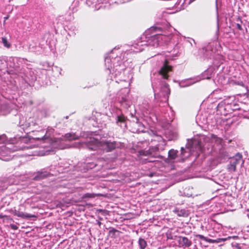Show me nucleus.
Listing matches in <instances>:
<instances>
[{
  "label": "nucleus",
  "instance_id": "1",
  "mask_svg": "<svg viewBox=\"0 0 249 249\" xmlns=\"http://www.w3.org/2000/svg\"><path fill=\"white\" fill-rule=\"evenodd\" d=\"M85 143L86 147L90 150H96L100 148L106 152L112 151L119 146V144L115 141H99L94 138H90L85 142Z\"/></svg>",
  "mask_w": 249,
  "mask_h": 249
},
{
  "label": "nucleus",
  "instance_id": "2",
  "mask_svg": "<svg viewBox=\"0 0 249 249\" xmlns=\"http://www.w3.org/2000/svg\"><path fill=\"white\" fill-rule=\"evenodd\" d=\"M148 35V33L146 32L145 35L141 37L142 40L136 44L138 47H141L137 52H141L144 50V46H152L157 47L159 45V39H162V36L158 34H154L147 36Z\"/></svg>",
  "mask_w": 249,
  "mask_h": 249
},
{
  "label": "nucleus",
  "instance_id": "3",
  "mask_svg": "<svg viewBox=\"0 0 249 249\" xmlns=\"http://www.w3.org/2000/svg\"><path fill=\"white\" fill-rule=\"evenodd\" d=\"M244 163L242 158V155L238 153L232 157L230 160V163L227 166V169L229 172H235L236 168L238 165L242 167Z\"/></svg>",
  "mask_w": 249,
  "mask_h": 249
},
{
  "label": "nucleus",
  "instance_id": "4",
  "mask_svg": "<svg viewBox=\"0 0 249 249\" xmlns=\"http://www.w3.org/2000/svg\"><path fill=\"white\" fill-rule=\"evenodd\" d=\"M170 93V90L169 88V85L167 83H164L162 86L161 87L160 91L159 93H155V98L157 99L158 98H161V101H163V98L165 101L168 100L169 95Z\"/></svg>",
  "mask_w": 249,
  "mask_h": 249
},
{
  "label": "nucleus",
  "instance_id": "5",
  "mask_svg": "<svg viewBox=\"0 0 249 249\" xmlns=\"http://www.w3.org/2000/svg\"><path fill=\"white\" fill-rule=\"evenodd\" d=\"M111 60L109 58L106 57L105 59V65L107 68V69L110 72H121L122 70H124V65H121V64H119L118 65L114 66L113 64V67H112L111 64L110 65V62Z\"/></svg>",
  "mask_w": 249,
  "mask_h": 249
},
{
  "label": "nucleus",
  "instance_id": "6",
  "mask_svg": "<svg viewBox=\"0 0 249 249\" xmlns=\"http://www.w3.org/2000/svg\"><path fill=\"white\" fill-rule=\"evenodd\" d=\"M172 67L168 65V61L165 60L162 67L161 68L159 72L163 78L167 79L168 78V73L172 71Z\"/></svg>",
  "mask_w": 249,
  "mask_h": 249
},
{
  "label": "nucleus",
  "instance_id": "7",
  "mask_svg": "<svg viewBox=\"0 0 249 249\" xmlns=\"http://www.w3.org/2000/svg\"><path fill=\"white\" fill-rule=\"evenodd\" d=\"M10 213L13 214L14 215L21 217L22 218L29 219L33 217H36V216L35 214H31L27 213H24L17 210L15 209H12L10 210Z\"/></svg>",
  "mask_w": 249,
  "mask_h": 249
},
{
  "label": "nucleus",
  "instance_id": "8",
  "mask_svg": "<svg viewBox=\"0 0 249 249\" xmlns=\"http://www.w3.org/2000/svg\"><path fill=\"white\" fill-rule=\"evenodd\" d=\"M178 242L179 245L184 248L189 247L192 245V241L186 237H179Z\"/></svg>",
  "mask_w": 249,
  "mask_h": 249
},
{
  "label": "nucleus",
  "instance_id": "9",
  "mask_svg": "<svg viewBox=\"0 0 249 249\" xmlns=\"http://www.w3.org/2000/svg\"><path fill=\"white\" fill-rule=\"evenodd\" d=\"M126 119L124 115H118L117 117L116 124L122 128H125L126 127Z\"/></svg>",
  "mask_w": 249,
  "mask_h": 249
},
{
  "label": "nucleus",
  "instance_id": "10",
  "mask_svg": "<svg viewBox=\"0 0 249 249\" xmlns=\"http://www.w3.org/2000/svg\"><path fill=\"white\" fill-rule=\"evenodd\" d=\"M173 212L178 216L187 217L189 215V211L185 209H180L179 208H175Z\"/></svg>",
  "mask_w": 249,
  "mask_h": 249
},
{
  "label": "nucleus",
  "instance_id": "11",
  "mask_svg": "<svg viewBox=\"0 0 249 249\" xmlns=\"http://www.w3.org/2000/svg\"><path fill=\"white\" fill-rule=\"evenodd\" d=\"M218 150V157L221 160H225L227 158H230L228 153L226 151L225 148H219Z\"/></svg>",
  "mask_w": 249,
  "mask_h": 249
},
{
  "label": "nucleus",
  "instance_id": "12",
  "mask_svg": "<svg viewBox=\"0 0 249 249\" xmlns=\"http://www.w3.org/2000/svg\"><path fill=\"white\" fill-rule=\"evenodd\" d=\"M178 151L173 149L168 152V158L171 160H174L178 156Z\"/></svg>",
  "mask_w": 249,
  "mask_h": 249
},
{
  "label": "nucleus",
  "instance_id": "13",
  "mask_svg": "<svg viewBox=\"0 0 249 249\" xmlns=\"http://www.w3.org/2000/svg\"><path fill=\"white\" fill-rule=\"evenodd\" d=\"M119 102L121 105L124 108H128L130 106V102L125 98V97H122L119 98Z\"/></svg>",
  "mask_w": 249,
  "mask_h": 249
},
{
  "label": "nucleus",
  "instance_id": "14",
  "mask_svg": "<svg viewBox=\"0 0 249 249\" xmlns=\"http://www.w3.org/2000/svg\"><path fill=\"white\" fill-rule=\"evenodd\" d=\"M48 175V173L47 172H42L40 171L37 173L36 176L34 177V180H40L41 179L44 178L46 177Z\"/></svg>",
  "mask_w": 249,
  "mask_h": 249
},
{
  "label": "nucleus",
  "instance_id": "15",
  "mask_svg": "<svg viewBox=\"0 0 249 249\" xmlns=\"http://www.w3.org/2000/svg\"><path fill=\"white\" fill-rule=\"evenodd\" d=\"M64 137L66 140L68 141H72L79 139V136L76 135L75 133H67L65 135Z\"/></svg>",
  "mask_w": 249,
  "mask_h": 249
},
{
  "label": "nucleus",
  "instance_id": "16",
  "mask_svg": "<svg viewBox=\"0 0 249 249\" xmlns=\"http://www.w3.org/2000/svg\"><path fill=\"white\" fill-rule=\"evenodd\" d=\"M215 144H216V147L215 148V150L219 149V148H223L222 143L223 140L221 138H218L217 137H214Z\"/></svg>",
  "mask_w": 249,
  "mask_h": 249
},
{
  "label": "nucleus",
  "instance_id": "17",
  "mask_svg": "<svg viewBox=\"0 0 249 249\" xmlns=\"http://www.w3.org/2000/svg\"><path fill=\"white\" fill-rule=\"evenodd\" d=\"M159 150V147L157 146H154L150 148L149 150L146 151L145 152H141V154L142 155V153H143V155H151L152 152L157 151Z\"/></svg>",
  "mask_w": 249,
  "mask_h": 249
},
{
  "label": "nucleus",
  "instance_id": "18",
  "mask_svg": "<svg viewBox=\"0 0 249 249\" xmlns=\"http://www.w3.org/2000/svg\"><path fill=\"white\" fill-rule=\"evenodd\" d=\"M139 245L141 249H145L147 246V242L144 239L140 238L139 240Z\"/></svg>",
  "mask_w": 249,
  "mask_h": 249
},
{
  "label": "nucleus",
  "instance_id": "19",
  "mask_svg": "<svg viewBox=\"0 0 249 249\" xmlns=\"http://www.w3.org/2000/svg\"><path fill=\"white\" fill-rule=\"evenodd\" d=\"M119 232V231L114 229L112 228L108 232L109 235L113 238H115L117 237L116 233Z\"/></svg>",
  "mask_w": 249,
  "mask_h": 249
},
{
  "label": "nucleus",
  "instance_id": "20",
  "mask_svg": "<svg viewBox=\"0 0 249 249\" xmlns=\"http://www.w3.org/2000/svg\"><path fill=\"white\" fill-rule=\"evenodd\" d=\"M1 42L3 43V45L7 48H9L11 46L10 43L8 42L6 37H3L1 38Z\"/></svg>",
  "mask_w": 249,
  "mask_h": 249
},
{
  "label": "nucleus",
  "instance_id": "21",
  "mask_svg": "<svg viewBox=\"0 0 249 249\" xmlns=\"http://www.w3.org/2000/svg\"><path fill=\"white\" fill-rule=\"evenodd\" d=\"M169 133L171 135L169 138V140H174L177 138L178 134L176 132L170 131Z\"/></svg>",
  "mask_w": 249,
  "mask_h": 249
},
{
  "label": "nucleus",
  "instance_id": "22",
  "mask_svg": "<svg viewBox=\"0 0 249 249\" xmlns=\"http://www.w3.org/2000/svg\"><path fill=\"white\" fill-rule=\"evenodd\" d=\"M97 196V195L93 193H86L83 195V198H94Z\"/></svg>",
  "mask_w": 249,
  "mask_h": 249
},
{
  "label": "nucleus",
  "instance_id": "23",
  "mask_svg": "<svg viewBox=\"0 0 249 249\" xmlns=\"http://www.w3.org/2000/svg\"><path fill=\"white\" fill-rule=\"evenodd\" d=\"M225 239L223 238H217L216 239H210L209 240V242L211 243H220L222 241H225Z\"/></svg>",
  "mask_w": 249,
  "mask_h": 249
},
{
  "label": "nucleus",
  "instance_id": "24",
  "mask_svg": "<svg viewBox=\"0 0 249 249\" xmlns=\"http://www.w3.org/2000/svg\"><path fill=\"white\" fill-rule=\"evenodd\" d=\"M196 237H199L200 239L203 240L204 241H206L208 242H209V240L210 239H208V238H206V237L204 236L203 235H200V234L196 235Z\"/></svg>",
  "mask_w": 249,
  "mask_h": 249
},
{
  "label": "nucleus",
  "instance_id": "25",
  "mask_svg": "<svg viewBox=\"0 0 249 249\" xmlns=\"http://www.w3.org/2000/svg\"><path fill=\"white\" fill-rule=\"evenodd\" d=\"M10 227L12 229L14 230H16L18 229V226L15 224H11Z\"/></svg>",
  "mask_w": 249,
  "mask_h": 249
},
{
  "label": "nucleus",
  "instance_id": "26",
  "mask_svg": "<svg viewBox=\"0 0 249 249\" xmlns=\"http://www.w3.org/2000/svg\"><path fill=\"white\" fill-rule=\"evenodd\" d=\"M236 26L238 30H239L240 31H242L243 30L240 23H236Z\"/></svg>",
  "mask_w": 249,
  "mask_h": 249
},
{
  "label": "nucleus",
  "instance_id": "27",
  "mask_svg": "<svg viewBox=\"0 0 249 249\" xmlns=\"http://www.w3.org/2000/svg\"><path fill=\"white\" fill-rule=\"evenodd\" d=\"M185 152V150L183 147L181 148V154L183 156H184V153Z\"/></svg>",
  "mask_w": 249,
  "mask_h": 249
},
{
  "label": "nucleus",
  "instance_id": "28",
  "mask_svg": "<svg viewBox=\"0 0 249 249\" xmlns=\"http://www.w3.org/2000/svg\"><path fill=\"white\" fill-rule=\"evenodd\" d=\"M235 247L236 248H237V249H241V247L240 246V245L238 244H236L235 245Z\"/></svg>",
  "mask_w": 249,
  "mask_h": 249
},
{
  "label": "nucleus",
  "instance_id": "29",
  "mask_svg": "<svg viewBox=\"0 0 249 249\" xmlns=\"http://www.w3.org/2000/svg\"><path fill=\"white\" fill-rule=\"evenodd\" d=\"M237 21H239L240 23H242V20H241V18L240 17H239V18H237Z\"/></svg>",
  "mask_w": 249,
  "mask_h": 249
},
{
  "label": "nucleus",
  "instance_id": "30",
  "mask_svg": "<svg viewBox=\"0 0 249 249\" xmlns=\"http://www.w3.org/2000/svg\"><path fill=\"white\" fill-rule=\"evenodd\" d=\"M153 29H155V30H156L157 29H160V28H158V27H153Z\"/></svg>",
  "mask_w": 249,
  "mask_h": 249
},
{
  "label": "nucleus",
  "instance_id": "31",
  "mask_svg": "<svg viewBox=\"0 0 249 249\" xmlns=\"http://www.w3.org/2000/svg\"><path fill=\"white\" fill-rule=\"evenodd\" d=\"M48 139V137H45V136L42 138V139Z\"/></svg>",
  "mask_w": 249,
  "mask_h": 249
},
{
  "label": "nucleus",
  "instance_id": "32",
  "mask_svg": "<svg viewBox=\"0 0 249 249\" xmlns=\"http://www.w3.org/2000/svg\"><path fill=\"white\" fill-rule=\"evenodd\" d=\"M98 223V224L99 225V226H100V225H101V222H100V221H98V223Z\"/></svg>",
  "mask_w": 249,
  "mask_h": 249
},
{
  "label": "nucleus",
  "instance_id": "33",
  "mask_svg": "<svg viewBox=\"0 0 249 249\" xmlns=\"http://www.w3.org/2000/svg\"><path fill=\"white\" fill-rule=\"evenodd\" d=\"M8 17H5V18H5V19H8Z\"/></svg>",
  "mask_w": 249,
  "mask_h": 249
},
{
  "label": "nucleus",
  "instance_id": "34",
  "mask_svg": "<svg viewBox=\"0 0 249 249\" xmlns=\"http://www.w3.org/2000/svg\"><path fill=\"white\" fill-rule=\"evenodd\" d=\"M120 59V57L117 58V60L118 61L119 59Z\"/></svg>",
  "mask_w": 249,
  "mask_h": 249
},
{
  "label": "nucleus",
  "instance_id": "35",
  "mask_svg": "<svg viewBox=\"0 0 249 249\" xmlns=\"http://www.w3.org/2000/svg\"><path fill=\"white\" fill-rule=\"evenodd\" d=\"M1 136H0V140H1Z\"/></svg>",
  "mask_w": 249,
  "mask_h": 249
},
{
  "label": "nucleus",
  "instance_id": "36",
  "mask_svg": "<svg viewBox=\"0 0 249 249\" xmlns=\"http://www.w3.org/2000/svg\"><path fill=\"white\" fill-rule=\"evenodd\" d=\"M66 119H68V116H66Z\"/></svg>",
  "mask_w": 249,
  "mask_h": 249
}]
</instances>
